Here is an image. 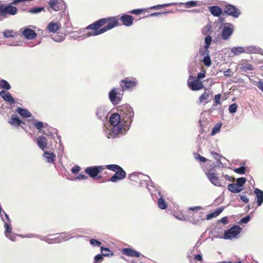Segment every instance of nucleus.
Returning a JSON list of instances; mask_svg holds the SVG:
<instances>
[{"label": "nucleus", "mask_w": 263, "mask_h": 263, "mask_svg": "<svg viewBox=\"0 0 263 263\" xmlns=\"http://www.w3.org/2000/svg\"><path fill=\"white\" fill-rule=\"evenodd\" d=\"M43 156L46 158L47 162L48 163H53L55 158V154L48 151L45 152Z\"/></svg>", "instance_id": "obj_27"}, {"label": "nucleus", "mask_w": 263, "mask_h": 263, "mask_svg": "<svg viewBox=\"0 0 263 263\" xmlns=\"http://www.w3.org/2000/svg\"><path fill=\"white\" fill-rule=\"evenodd\" d=\"M187 86L193 91L199 90L203 88L204 86L201 81L196 80L195 77L191 75L189 76L187 80Z\"/></svg>", "instance_id": "obj_5"}, {"label": "nucleus", "mask_w": 263, "mask_h": 263, "mask_svg": "<svg viewBox=\"0 0 263 263\" xmlns=\"http://www.w3.org/2000/svg\"><path fill=\"white\" fill-rule=\"evenodd\" d=\"M211 13L214 16H219L222 13V9L217 6H213L208 8Z\"/></svg>", "instance_id": "obj_22"}, {"label": "nucleus", "mask_w": 263, "mask_h": 263, "mask_svg": "<svg viewBox=\"0 0 263 263\" xmlns=\"http://www.w3.org/2000/svg\"><path fill=\"white\" fill-rule=\"evenodd\" d=\"M144 11L142 9H135L130 11V13L134 14H139Z\"/></svg>", "instance_id": "obj_58"}, {"label": "nucleus", "mask_w": 263, "mask_h": 263, "mask_svg": "<svg viewBox=\"0 0 263 263\" xmlns=\"http://www.w3.org/2000/svg\"><path fill=\"white\" fill-rule=\"evenodd\" d=\"M33 125L38 130H41L44 126L43 123L41 121H35L33 123Z\"/></svg>", "instance_id": "obj_51"}, {"label": "nucleus", "mask_w": 263, "mask_h": 263, "mask_svg": "<svg viewBox=\"0 0 263 263\" xmlns=\"http://www.w3.org/2000/svg\"><path fill=\"white\" fill-rule=\"evenodd\" d=\"M60 25L57 23H50L47 26V29L50 32H56L60 28Z\"/></svg>", "instance_id": "obj_32"}, {"label": "nucleus", "mask_w": 263, "mask_h": 263, "mask_svg": "<svg viewBox=\"0 0 263 263\" xmlns=\"http://www.w3.org/2000/svg\"><path fill=\"white\" fill-rule=\"evenodd\" d=\"M221 124H217L215 126H214L213 127L212 132H211V135H215V134L218 133L220 132V127H221Z\"/></svg>", "instance_id": "obj_45"}, {"label": "nucleus", "mask_w": 263, "mask_h": 263, "mask_svg": "<svg viewBox=\"0 0 263 263\" xmlns=\"http://www.w3.org/2000/svg\"><path fill=\"white\" fill-rule=\"evenodd\" d=\"M205 77V71L202 70L201 72H199L197 76L196 80H198L200 81V80L204 78Z\"/></svg>", "instance_id": "obj_55"}, {"label": "nucleus", "mask_w": 263, "mask_h": 263, "mask_svg": "<svg viewBox=\"0 0 263 263\" xmlns=\"http://www.w3.org/2000/svg\"><path fill=\"white\" fill-rule=\"evenodd\" d=\"M100 251L103 255L105 257L109 256L110 255H113V253H109L110 251L108 248H105L103 247H101L100 248Z\"/></svg>", "instance_id": "obj_36"}, {"label": "nucleus", "mask_w": 263, "mask_h": 263, "mask_svg": "<svg viewBox=\"0 0 263 263\" xmlns=\"http://www.w3.org/2000/svg\"><path fill=\"white\" fill-rule=\"evenodd\" d=\"M231 53L233 55H237L241 53H245V48L241 46L234 47L230 49Z\"/></svg>", "instance_id": "obj_28"}, {"label": "nucleus", "mask_w": 263, "mask_h": 263, "mask_svg": "<svg viewBox=\"0 0 263 263\" xmlns=\"http://www.w3.org/2000/svg\"><path fill=\"white\" fill-rule=\"evenodd\" d=\"M104 255L103 254H99L95 256V262H101L104 259L103 258Z\"/></svg>", "instance_id": "obj_53"}, {"label": "nucleus", "mask_w": 263, "mask_h": 263, "mask_svg": "<svg viewBox=\"0 0 263 263\" xmlns=\"http://www.w3.org/2000/svg\"><path fill=\"white\" fill-rule=\"evenodd\" d=\"M206 177L209 179L210 182L215 186H220V182L219 181V179L217 177L216 174L211 172H207L206 173Z\"/></svg>", "instance_id": "obj_14"}, {"label": "nucleus", "mask_w": 263, "mask_h": 263, "mask_svg": "<svg viewBox=\"0 0 263 263\" xmlns=\"http://www.w3.org/2000/svg\"><path fill=\"white\" fill-rule=\"evenodd\" d=\"M122 253L127 256L138 257L140 256V252L130 248H124L122 250Z\"/></svg>", "instance_id": "obj_20"}, {"label": "nucleus", "mask_w": 263, "mask_h": 263, "mask_svg": "<svg viewBox=\"0 0 263 263\" xmlns=\"http://www.w3.org/2000/svg\"><path fill=\"white\" fill-rule=\"evenodd\" d=\"M8 123L14 126H21L24 123L16 115H12L8 121Z\"/></svg>", "instance_id": "obj_19"}, {"label": "nucleus", "mask_w": 263, "mask_h": 263, "mask_svg": "<svg viewBox=\"0 0 263 263\" xmlns=\"http://www.w3.org/2000/svg\"><path fill=\"white\" fill-rule=\"evenodd\" d=\"M159 195H160V197L158 199V207L161 210H164L166 208L167 204L164 199L163 198L162 196L160 195V192H159Z\"/></svg>", "instance_id": "obj_34"}, {"label": "nucleus", "mask_w": 263, "mask_h": 263, "mask_svg": "<svg viewBox=\"0 0 263 263\" xmlns=\"http://www.w3.org/2000/svg\"><path fill=\"white\" fill-rule=\"evenodd\" d=\"M210 91L209 89L206 88L204 89V92L200 96L199 99L200 103L204 102V104L208 103L207 100L209 99V98Z\"/></svg>", "instance_id": "obj_29"}, {"label": "nucleus", "mask_w": 263, "mask_h": 263, "mask_svg": "<svg viewBox=\"0 0 263 263\" xmlns=\"http://www.w3.org/2000/svg\"><path fill=\"white\" fill-rule=\"evenodd\" d=\"M204 50L203 51H201L200 53L204 57L206 55H210V51L209 50V48H204Z\"/></svg>", "instance_id": "obj_61"}, {"label": "nucleus", "mask_w": 263, "mask_h": 263, "mask_svg": "<svg viewBox=\"0 0 263 263\" xmlns=\"http://www.w3.org/2000/svg\"><path fill=\"white\" fill-rule=\"evenodd\" d=\"M238 105L236 103L230 105L229 107V111L231 114H234L236 112Z\"/></svg>", "instance_id": "obj_46"}, {"label": "nucleus", "mask_w": 263, "mask_h": 263, "mask_svg": "<svg viewBox=\"0 0 263 263\" xmlns=\"http://www.w3.org/2000/svg\"><path fill=\"white\" fill-rule=\"evenodd\" d=\"M0 88L8 90L10 89L11 86L6 80L2 79L0 80Z\"/></svg>", "instance_id": "obj_35"}, {"label": "nucleus", "mask_w": 263, "mask_h": 263, "mask_svg": "<svg viewBox=\"0 0 263 263\" xmlns=\"http://www.w3.org/2000/svg\"><path fill=\"white\" fill-rule=\"evenodd\" d=\"M48 10L50 11L51 10L58 11L60 10V3L58 0H49L48 2Z\"/></svg>", "instance_id": "obj_18"}, {"label": "nucleus", "mask_w": 263, "mask_h": 263, "mask_svg": "<svg viewBox=\"0 0 263 263\" xmlns=\"http://www.w3.org/2000/svg\"><path fill=\"white\" fill-rule=\"evenodd\" d=\"M107 22V19L106 18H102L100 19L95 23H93L92 24L89 25L86 28L87 29H90L92 30L91 32H88L85 34V37H89L91 36H95L97 35L100 34H102V33H99L100 31V29H99V28L105 24V23Z\"/></svg>", "instance_id": "obj_3"}, {"label": "nucleus", "mask_w": 263, "mask_h": 263, "mask_svg": "<svg viewBox=\"0 0 263 263\" xmlns=\"http://www.w3.org/2000/svg\"><path fill=\"white\" fill-rule=\"evenodd\" d=\"M70 233H65L64 235H62L60 236L53 238V243H60L62 241H64L68 240L69 237L70 236Z\"/></svg>", "instance_id": "obj_25"}, {"label": "nucleus", "mask_w": 263, "mask_h": 263, "mask_svg": "<svg viewBox=\"0 0 263 263\" xmlns=\"http://www.w3.org/2000/svg\"><path fill=\"white\" fill-rule=\"evenodd\" d=\"M255 85L263 92V81H259L256 82Z\"/></svg>", "instance_id": "obj_56"}, {"label": "nucleus", "mask_w": 263, "mask_h": 263, "mask_svg": "<svg viewBox=\"0 0 263 263\" xmlns=\"http://www.w3.org/2000/svg\"><path fill=\"white\" fill-rule=\"evenodd\" d=\"M88 177L85 175H84V174H79L77 177V179H79V180H85L86 179H87Z\"/></svg>", "instance_id": "obj_63"}, {"label": "nucleus", "mask_w": 263, "mask_h": 263, "mask_svg": "<svg viewBox=\"0 0 263 263\" xmlns=\"http://www.w3.org/2000/svg\"><path fill=\"white\" fill-rule=\"evenodd\" d=\"M245 48V53L251 54V53H259L263 54V50L259 47H256L254 46H249Z\"/></svg>", "instance_id": "obj_16"}, {"label": "nucleus", "mask_w": 263, "mask_h": 263, "mask_svg": "<svg viewBox=\"0 0 263 263\" xmlns=\"http://www.w3.org/2000/svg\"><path fill=\"white\" fill-rule=\"evenodd\" d=\"M176 4V5L179 6L184 5L186 8L194 7L199 5V4H198V2L194 1H191L186 3H179Z\"/></svg>", "instance_id": "obj_30"}, {"label": "nucleus", "mask_w": 263, "mask_h": 263, "mask_svg": "<svg viewBox=\"0 0 263 263\" xmlns=\"http://www.w3.org/2000/svg\"><path fill=\"white\" fill-rule=\"evenodd\" d=\"M15 34L16 33L12 30L7 29L3 32V35L4 37L6 38L14 37Z\"/></svg>", "instance_id": "obj_37"}, {"label": "nucleus", "mask_w": 263, "mask_h": 263, "mask_svg": "<svg viewBox=\"0 0 263 263\" xmlns=\"http://www.w3.org/2000/svg\"><path fill=\"white\" fill-rule=\"evenodd\" d=\"M109 122L111 127L106 131L108 138H114L119 134L125 133L127 130L121 116L118 114H113L110 117Z\"/></svg>", "instance_id": "obj_1"}, {"label": "nucleus", "mask_w": 263, "mask_h": 263, "mask_svg": "<svg viewBox=\"0 0 263 263\" xmlns=\"http://www.w3.org/2000/svg\"><path fill=\"white\" fill-rule=\"evenodd\" d=\"M247 181V179L245 177H240L236 179V185L240 187H243V185Z\"/></svg>", "instance_id": "obj_42"}, {"label": "nucleus", "mask_w": 263, "mask_h": 263, "mask_svg": "<svg viewBox=\"0 0 263 263\" xmlns=\"http://www.w3.org/2000/svg\"><path fill=\"white\" fill-rule=\"evenodd\" d=\"M105 168L116 172L122 167L117 164H108L105 166Z\"/></svg>", "instance_id": "obj_41"}, {"label": "nucleus", "mask_w": 263, "mask_h": 263, "mask_svg": "<svg viewBox=\"0 0 263 263\" xmlns=\"http://www.w3.org/2000/svg\"><path fill=\"white\" fill-rule=\"evenodd\" d=\"M251 219V217L249 215H247L246 216H245V217H243L242 218L239 223V224H243V223H247L248 222H249V221Z\"/></svg>", "instance_id": "obj_50"}, {"label": "nucleus", "mask_w": 263, "mask_h": 263, "mask_svg": "<svg viewBox=\"0 0 263 263\" xmlns=\"http://www.w3.org/2000/svg\"><path fill=\"white\" fill-rule=\"evenodd\" d=\"M44 7H33L29 9L28 12L33 14L39 13L41 11H44Z\"/></svg>", "instance_id": "obj_38"}, {"label": "nucleus", "mask_w": 263, "mask_h": 263, "mask_svg": "<svg viewBox=\"0 0 263 263\" xmlns=\"http://www.w3.org/2000/svg\"><path fill=\"white\" fill-rule=\"evenodd\" d=\"M211 154L215 160H217L218 161H220V158H221V156L215 152H212Z\"/></svg>", "instance_id": "obj_62"}, {"label": "nucleus", "mask_w": 263, "mask_h": 263, "mask_svg": "<svg viewBox=\"0 0 263 263\" xmlns=\"http://www.w3.org/2000/svg\"><path fill=\"white\" fill-rule=\"evenodd\" d=\"M220 97L221 95L220 94H217L215 96V103L216 104H220Z\"/></svg>", "instance_id": "obj_60"}, {"label": "nucleus", "mask_w": 263, "mask_h": 263, "mask_svg": "<svg viewBox=\"0 0 263 263\" xmlns=\"http://www.w3.org/2000/svg\"><path fill=\"white\" fill-rule=\"evenodd\" d=\"M53 235H49L48 236L44 237L43 239H42V240L46 241V242H47L48 243H53V238H50L49 237L52 236Z\"/></svg>", "instance_id": "obj_54"}, {"label": "nucleus", "mask_w": 263, "mask_h": 263, "mask_svg": "<svg viewBox=\"0 0 263 263\" xmlns=\"http://www.w3.org/2000/svg\"><path fill=\"white\" fill-rule=\"evenodd\" d=\"M254 192L256 196L257 205L258 206H260L263 202V191L256 188Z\"/></svg>", "instance_id": "obj_24"}, {"label": "nucleus", "mask_w": 263, "mask_h": 263, "mask_svg": "<svg viewBox=\"0 0 263 263\" xmlns=\"http://www.w3.org/2000/svg\"><path fill=\"white\" fill-rule=\"evenodd\" d=\"M36 143L38 146L44 151L47 146V140L44 136H40L36 138Z\"/></svg>", "instance_id": "obj_23"}, {"label": "nucleus", "mask_w": 263, "mask_h": 263, "mask_svg": "<svg viewBox=\"0 0 263 263\" xmlns=\"http://www.w3.org/2000/svg\"><path fill=\"white\" fill-rule=\"evenodd\" d=\"M16 111L23 117L28 118L31 116V114L27 109L18 107L17 108Z\"/></svg>", "instance_id": "obj_31"}, {"label": "nucleus", "mask_w": 263, "mask_h": 263, "mask_svg": "<svg viewBox=\"0 0 263 263\" xmlns=\"http://www.w3.org/2000/svg\"><path fill=\"white\" fill-rule=\"evenodd\" d=\"M228 189L232 193H238L243 189V187H240L236 183H230L228 185Z\"/></svg>", "instance_id": "obj_26"}, {"label": "nucleus", "mask_w": 263, "mask_h": 263, "mask_svg": "<svg viewBox=\"0 0 263 263\" xmlns=\"http://www.w3.org/2000/svg\"><path fill=\"white\" fill-rule=\"evenodd\" d=\"M241 69L245 71H250L253 69V66L250 64H248L241 67Z\"/></svg>", "instance_id": "obj_52"}, {"label": "nucleus", "mask_w": 263, "mask_h": 263, "mask_svg": "<svg viewBox=\"0 0 263 263\" xmlns=\"http://www.w3.org/2000/svg\"><path fill=\"white\" fill-rule=\"evenodd\" d=\"M120 21L126 26H131L134 22V17L130 15L123 14L120 17Z\"/></svg>", "instance_id": "obj_13"}, {"label": "nucleus", "mask_w": 263, "mask_h": 263, "mask_svg": "<svg viewBox=\"0 0 263 263\" xmlns=\"http://www.w3.org/2000/svg\"><path fill=\"white\" fill-rule=\"evenodd\" d=\"M52 39L57 42H61L65 39V36L63 35L54 34L51 35Z\"/></svg>", "instance_id": "obj_39"}, {"label": "nucleus", "mask_w": 263, "mask_h": 263, "mask_svg": "<svg viewBox=\"0 0 263 263\" xmlns=\"http://www.w3.org/2000/svg\"><path fill=\"white\" fill-rule=\"evenodd\" d=\"M194 157L196 160H197L200 162H205L206 160L205 158L203 157V156L200 155L199 154H198L197 153H196L195 154H194Z\"/></svg>", "instance_id": "obj_49"}, {"label": "nucleus", "mask_w": 263, "mask_h": 263, "mask_svg": "<svg viewBox=\"0 0 263 263\" xmlns=\"http://www.w3.org/2000/svg\"><path fill=\"white\" fill-rule=\"evenodd\" d=\"M22 34L28 40L34 39L36 36V33L33 30L28 28L25 29Z\"/></svg>", "instance_id": "obj_21"}, {"label": "nucleus", "mask_w": 263, "mask_h": 263, "mask_svg": "<svg viewBox=\"0 0 263 263\" xmlns=\"http://www.w3.org/2000/svg\"><path fill=\"white\" fill-rule=\"evenodd\" d=\"M234 172L239 174H245L246 167L244 166H240L238 168H236L234 170Z\"/></svg>", "instance_id": "obj_47"}, {"label": "nucleus", "mask_w": 263, "mask_h": 263, "mask_svg": "<svg viewBox=\"0 0 263 263\" xmlns=\"http://www.w3.org/2000/svg\"><path fill=\"white\" fill-rule=\"evenodd\" d=\"M202 62L205 66L207 67H210L212 63L210 55H206L203 57Z\"/></svg>", "instance_id": "obj_44"}, {"label": "nucleus", "mask_w": 263, "mask_h": 263, "mask_svg": "<svg viewBox=\"0 0 263 263\" xmlns=\"http://www.w3.org/2000/svg\"><path fill=\"white\" fill-rule=\"evenodd\" d=\"M224 75L227 77H231L233 76V72L230 69H228L223 72Z\"/></svg>", "instance_id": "obj_57"}, {"label": "nucleus", "mask_w": 263, "mask_h": 263, "mask_svg": "<svg viewBox=\"0 0 263 263\" xmlns=\"http://www.w3.org/2000/svg\"><path fill=\"white\" fill-rule=\"evenodd\" d=\"M135 81L127 79L122 80L120 82V85L123 90H124L125 89H132L135 86Z\"/></svg>", "instance_id": "obj_17"}, {"label": "nucleus", "mask_w": 263, "mask_h": 263, "mask_svg": "<svg viewBox=\"0 0 263 263\" xmlns=\"http://www.w3.org/2000/svg\"><path fill=\"white\" fill-rule=\"evenodd\" d=\"M104 169L103 166H93L86 168L85 172L91 178H95L99 173L102 172Z\"/></svg>", "instance_id": "obj_10"}, {"label": "nucleus", "mask_w": 263, "mask_h": 263, "mask_svg": "<svg viewBox=\"0 0 263 263\" xmlns=\"http://www.w3.org/2000/svg\"><path fill=\"white\" fill-rule=\"evenodd\" d=\"M80 171V167L79 166H77V165L73 166L71 168V172L73 174H76V173H78Z\"/></svg>", "instance_id": "obj_59"}, {"label": "nucleus", "mask_w": 263, "mask_h": 263, "mask_svg": "<svg viewBox=\"0 0 263 263\" xmlns=\"http://www.w3.org/2000/svg\"><path fill=\"white\" fill-rule=\"evenodd\" d=\"M176 4H177L175 3H172L164 4H162V5H156V6H154L151 7L150 8V9H159V8H163V7H168V6H170L176 5Z\"/></svg>", "instance_id": "obj_40"}, {"label": "nucleus", "mask_w": 263, "mask_h": 263, "mask_svg": "<svg viewBox=\"0 0 263 263\" xmlns=\"http://www.w3.org/2000/svg\"><path fill=\"white\" fill-rule=\"evenodd\" d=\"M118 16L111 17L106 18L108 24L105 27L100 28L99 33H104L107 30L112 29L113 28L119 25Z\"/></svg>", "instance_id": "obj_9"}, {"label": "nucleus", "mask_w": 263, "mask_h": 263, "mask_svg": "<svg viewBox=\"0 0 263 263\" xmlns=\"http://www.w3.org/2000/svg\"><path fill=\"white\" fill-rule=\"evenodd\" d=\"M125 177L126 172L122 168H121L115 172L109 180L112 182H116L120 180L123 179Z\"/></svg>", "instance_id": "obj_12"}, {"label": "nucleus", "mask_w": 263, "mask_h": 263, "mask_svg": "<svg viewBox=\"0 0 263 263\" xmlns=\"http://www.w3.org/2000/svg\"><path fill=\"white\" fill-rule=\"evenodd\" d=\"M224 12L229 16L234 18H238L241 14L240 10L232 4H227L224 8Z\"/></svg>", "instance_id": "obj_8"}, {"label": "nucleus", "mask_w": 263, "mask_h": 263, "mask_svg": "<svg viewBox=\"0 0 263 263\" xmlns=\"http://www.w3.org/2000/svg\"><path fill=\"white\" fill-rule=\"evenodd\" d=\"M118 109L121 111L120 115L125 126H126L127 129H129L134 116L133 109L129 105L126 104L118 106Z\"/></svg>", "instance_id": "obj_2"}, {"label": "nucleus", "mask_w": 263, "mask_h": 263, "mask_svg": "<svg viewBox=\"0 0 263 263\" xmlns=\"http://www.w3.org/2000/svg\"><path fill=\"white\" fill-rule=\"evenodd\" d=\"M89 241L90 245L93 247H100L102 244V243L100 241L95 239H91Z\"/></svg>", "instance_id": "obj_48"}, {"label": "nucleus", "mask_w": 263, "mask_h": 263, "mask_svg": "<svg viewBox=\"0 0 263 263\" xmlns=\"http://www.w3.org/2000/svg\"><path fill=\"white\" fill-rule=\"evenodd\" d=\"M234 30V25L231 23H225L222 28L221 36L223 40H228Z\"/></svg>", "instance_id": "obj_6"}, {"label": "nucleus", "mask_w": 263, "mask_h": 263, "mask_svg": "<svg viewBox=\"0 0 263 263\" xmlns=\"http://www.w3.org/2000/svg\"><path fill=\"white\" fill-rule=\"evenodd\" d=\"M17 9L16 7L12 6L11 4L5 5L0 2V14L2 15H14L16 14Z\"/></svg>", "instance_id": "obj_4"}, {"label": "nucleus", "mask_w": 263, "mask_h": 263, "mask_svg": "<svg viewBox=\"0 0 263 263\" xmlns=\"http://www.w3.org/2000/svg\"><path fill=\"white\" fill-rule=\"evenodd\" d=\"M105 114L104 106H101L97 108L96 110V116L97 117L101 119L103 118Z\"/></svg>", "instance_id": "obj_33"}, {"label": "nucleus", "mask_w": 263, "mask_h": 263, "mask_svg": "<svg viewBox=\"0 0 263 263\" xmlns=\"http://www.w3.org/2000/svg\"><path fill=\"white\" fill-rule=\"evenodd\" d=\"M108 97L110 101L114 105L118 104L121 101L122 96L115 88H112L109 92Z\"/></svg>", "instance_id": "obj_11"}, {"label": "nucleus", "mask_w": 263, "mask_h": 263, "mask_svg": "<svg viewBox=\"0 0 263 263\" xmlns=\"http://www.w3.org/2000/svg\"><path fill=\"white\" fill-rule=\"evenodd\" d=\"M242 229L238 225H234L230 229L227 230L224 233L223 238L225 239H231L235 238L239 234Z\"/></svg>", "instance_id": "obj_7"}, {"label": "nucleus", "mask_w": 263, "mask_h": 263, "mask_svg": "<svg viewBox=\"0 0 263 263\" xmlns=\"http://www.w3.org/2000/svg\"><path fill=\"white\" fill-rule=\"evenodd\" d=\"M212 37L210 35H207L204 39L205 45L204 48H209L212 42Z\"/></svg>", "instance_id": "obj_43"}, {"label": "nucleus", "mask_w": 263, "mask_h": 263, "mask_svg": "<svg viewBox=\"0 0 263 263\" xmlns=\"http://www.w3.org/2000/svg\"><path fill=\"white\" fill-rule=\"evenodd\" d=\"M216 217H217V216H216V215H215V213L214 212H212L210 214H208L206 215V219L207 220H211V219H212L213 218Z\"/></svg>", "instance_id": "obj_64"}, {"label": "nucleus", "mask_w": 263, "mask_h": 263, "mask_svg": "<svg viewBox=\"0 0 263 263\" xmlns=\"http://www.w3.org/2000/svg\"><path fill=\"white\" fill-rule=\"evenodd\" d=\"M0 96L5 102L10 104H14L15 103L14 98L11 96L10 92L6 90H3L0 91Z\"/></svg>", "instance_id": "obj_15"}]
</instances>
